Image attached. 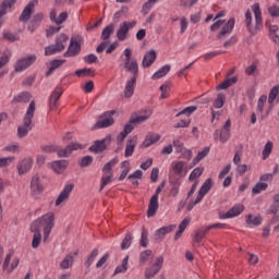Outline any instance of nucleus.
Listing matches in <instances>:
<instances>
[{"label": "nucleus", "mask_w": 279, "mask_h": 279, "mask_svg": "<svg viewBox=\"0 0 279 279\" xmlns=\"http://www.w3.org/2000/svg\"><path fill=\"white\" fill-rule=\"evenodd\" d=\"M54 226L56 214L53 211L44 214L41 217L37 218L31 223V228H34L39 232H44V243H47L49 234H51V230H53Z\"/></svg>", "instance_id": "1"}, {"label": "nucleus", "mask_w": 279, "mask_h": 279, "mask_svg": "<svg viewBox=\"0 0 279 279\" xmlns=\"http://www.w3.org/2000/svg\"><path fill=\"white\" fill-rule=\"evenodd\" d=\"M252 11L247 10L245 12V25L246 29H248L250 34H258L260 29H263V11H260V4L258 2L254 3L252 7ZM255 17V25L253 24V16Z\"/></svg>", "instance_id": "2"}, {"label": "nucleus", "mask_w": 279, "mask_h": 279, "mask_svg": "<svg viewBox=\"0 0 279 279\" xmlns=\"http://www.w3.org/2000/svg\"><path fill=\"white\" fill-rule=\"evenodd\" d=\"M235 23H236V20H234V17H231L228 21L217 20L210 26V32H217L220 29L218 32L216 38H218V40H223V38H228V36H230V34H232Z\"/></svg>", "instance_id": "3"}, {"label": "nucleus", "mask_w": 279, "mask_h": 279, "mask_svg": "<svg viewBox=\"0 0 279 279\" xmlns=\"http://www.w3.org/2000/svg\"><path fill=\"white\" fill-rule=\"evenodd\" d=\"M35 112H36V102L32 100L24 116L23 125L17 128L19 138H25V136L29 134L32 128H34V123L32 122V120L34 119Z\"/></svg>", "instance_id": "4"}, {"label": "nucleus", "mask_w": 279, "mask_h": 279, "mask_svg": "<svg viewBox=\"0 0 279 279\" xmlns=\"http://www.w3.org/2000/svg\"><path fill=\"white\" fill-rule=\"evenodd\" d=\"M124 56V69L128 73H132L138 80V61L132 58V48H125L122 52Z\"/></svg>", "instance_id": "5"}, {"label": "nucleus", "mask_w": 279, "mask_h": 279, "mask_svg": "<svg viewBox=\"0 0 279 279\" xmlns=\"http://www.w3.org/2000/svg\"><path fill=\"white\" fill-rule=\"evenodd\" d=\"M68 40H69V36H66V34L59 35L57 37L56 45L47 46L45 48V56H53V53L64 51Z\"/></svg>", "instance_id": "6"}, {"label": "nucleus", "mask_w": 279, "mask_h": 279, "mask_svg": "<svg viewBox=\"0 0 279 279\" xmlns=\"http://www.w3.org/2000/svg\"><path fill=\"white\" fill-rule=\"evenodd\" d=\"M117 111L110 110L106 111L99 117V121H97L94 125L96 130H104L106 128H110L111 125H114V114Z\"/></svg>", "instance_id": "7"}, {"label": "nucleus", "mask_w": 279, "mask_h": 279, "mask_svg": "<svg viewBox=\"0 0 279 279\" xmlns=\"http://www.w3.org/2000/svg\"><path fill=\"white\" fill-rule=\"evenodd\" d=\"M37 57L36 54H28L26 57H22L16 60L14 63V71L15 73H23L26 69H29L34 62H36Z\"/></svg>", "instance_id": "8"}, {"label": "nucleus", "mask_w": 279, "mask_h": 279, "mask_svg": "<svg viewBox=\"0 0 279 279\" xmlns=\"http://www.w3.org/2000/svg\"><path fill=\"white\" fill-rule=\"evenodd\" d=\"M134 27H136V21L122 22L116 33L118 40H120V43L128 40V38H130V29H134Z\"/></svg>", "instance_id": "9"}, {"label": "nucleus", "mask_w": 279, "mask_h": 279, "mask_svg": "<svg viewBox=\"0 0 279 279\" xmlns=\"http://www.w3.org/2000/svg\"><path fill=\"white\" fill-rule=\"evenodd\" d=\"M162 265H165V257L162 255H159L155 258L154 264L150 267H147L145 269L144 276L146 279H151L157 274H160V269H162Z\"/></svg>", "instance_id": "10"}, {"label": "nucleus", "mask_w": 279, "mask_h": 279, "mask_svg": "<svg viewBox=\"0 0 279 279\" xmlns=\"http://www.w3.org/2000/svg\"><path fill=\"white\" fill-rule=\"evenodd\" d=\"M267 105V95H262L257 100L256 112L260 114V119L265 120L271 114V110H274V106L269 105L268 108H265Z\"/></svg>", "instance_id": "11"}, {"label": "nucleus", "mask_w": 279, "mask_h": 279, "mask_svg": "<svg viewBox=\"0 0 279 279\" xmlns=\"http://www.w3.org/2000/svg\"><path fill=\"white\" fill-rule=\"evenodd\" d=\"M73 189H75L73 183H66L57 197L54 206H62V204H66V202H69V197H71V193H73Z\"/></svg>", "instance_id": "12"}, {"label": "nucleus", "mask_w": 279, "mask_h": 279, "mask_svg": "<svg viewBox=\"0 0 279 279\" xmlns=\"http://www.w3.org/2000/svg\"><path fill=\"white\" fill-rule=\"evenodd\" d=\"M32 167H34V158L25 157L20 160L16 165L19 175H27L32 171Z\"/></svg>", "instance_id": "13"}, {"label": "nucleus", "mask_w": 279, "mask_h": 279, "mask_svg": "<svg viewBox=\"0 0 279 279\" xmlns=\"http://www.w3.org/2000/svg\"><path fill=\"white\" fill-rule=\"evenodd\" d=\"M62 93H64V89L62 88V86H57L50 97H49V108L50 110H58V106H60V104L58 101H60V98L62 97Z\"/></svg>", "instance_id": "14"}, {"label": "nucleus", "mask_w": 279, "mask_h": 279, "mask_svg": "<svg viewBox=\"0 0 279 279\" xmlns=\"http://www.w3.org/2000/svg\"><path fill=\"white\" fill-rule=\"evenodd\" d=\"M170 169L174 175H184L189 173V165L182 160H174L170 165Z\"/></svg>", "instance_id": "15"}, {"label": "nucleus", "mask_w": 279, "mask_h": 279, "mask_svg": "<svg viewBox=\"0 0 279 279\" xmlns=\"http://www.w3.org/2000/svg\"><path fill=\"white\" fill-rule=\"evenodd\" d=\"M110 141H112V135H107L105 138L96 141L94 145L89 147V151H94L95 154L105 151L106 147L110 145Z\"/></svg>", "instance_id": "16"}, {"label": "nucleus", "mask_w": 279, "mask_h": 279, "mask_svg": "<svg viewBox=\"0 0 279 279\" xmlns=\"http://www.w3.org/2000/svg\"><path fill=\"white\" fill-rule=\"evenodd\" d=\"M78 149H84V145L77 142H72L65 148L58 150V156L59 158H68V156H71L73 151H77Z\"/></svg>", "instance_id": "17"}, {"label": "nucleus", "mask_w": 279, "mask_h": 279, "mask_svg": "<svg viewBox=\"0 0 279 279\" xmlns=\"http://www.w3.org/2000/svg\"><path fill=\"white\" fill-rule=\"evenodd\" d=\"M12 253H9L5 256L4 263H3V270L7 271V274H12V271H14V269H16V267H19V264L21 263V259H19V257H15L12 260ZM11 263V264H10Z\"/></svg>", "instance_id": "18"}, {"label": "nucleus", "mask_w": 279, "mask_h": 279, "mask_svg": "<svg viewBox=\"0 0 279 279\" xmlns=\"http://www.w3.org/2000/svg\"><path fill=\"white\" fill-rule=\"evenodd\" d=\"M31 193L32 195H40L43 191H45V187L43 186V183L40 182V174H34L31 179Z\"/></svg>", "instance_id": "19"}, {"label": "nucleus", "mask_w": 279, "mask_h": 279, "mask_svg": "<svg viewBox=\"0 0 279 279\" xmlns=\"http://www.w3.org/2000/svg\"><path fill=\"white\" fill-rule=\"evenodd\" d=\"M81 49H82V44L80 43V40H77L75 38H71L69 48H68L66 52H64V58H73V57L77 56V53H80Z\"/></svg>", "instance_id": "20"}, {"label": "nucleus", "mask_w": 279, "mask_h": 279, "mask_svg": "<svg viewBox=\"0 0 279 279\" xmlns=\"http://www.w3.org/2000/svg\"><path fill=\"white\" fill-rule=\"evenodd\" d=\"M243 210H245V206H243L242 204H236L226 214H220L219 219H232L234 217H239V215H241Z\"/></svg>", "instance_id": "21"}, {"label": "nucleus", "mask_w": 279, "mask_h": 279, "mask_svg": "<svg viewBox=\"0 0 279 279\" xmlns=\"http://www.w3.org/2000/svg\"><path fill=\"white\" fill-rule=\"evenodd\" d=\"M38 0H33L25 7L20 15V21L22 23H27V21H29L32 13L34 12V8H36Z\"/></svg>", "instance_id": "22"}, {"label": "nucleus", "mask_w": 279, "mask_h": 279, "mask_svg": "<svg viewBox=\"0 0 279 279\" xmlns=\"http://www.w3.org/2000/svg\"><path fill=\"white\" fill-rule=\"evenodd\" d=\"M154 114V111L151 109H145L143 110V114L141 116H132L131 117V123L138 124V123H145L149 117Z\"/></svg>", "instance_id": "23"}, {"label": "nucleus", "mask_w": 279, "mask_h": 279, "mask_svg": "<svg viewBox=\"0 0 279 279\" xmlns=\"http://www.w3.org/2000/svg\"><path fill=\"white\" fill-rule=\"evenodd\" d=\"M160 141V134L158 133H148L141 144V147L147 148L151 147V145H155V143H158Z\"/></svg>", "instance_id": "24"}, {"label": "nucleus", "mask_w": 279, "mask_h": 279, "mask_svg": "<svg viewBox=\"0 0 279 279\" xmlns=\"http://www.w3.org/2000/svg\"><path fill=\"white\" fill-rule=\"evenodd\" d=\"M174 228H175V225H170V226L159 228L155 232V241H162V239H165V236H167L169 232H173Z\"/></svg>", "instance_id": "25"}, {"label": "nucleus", "mask_w": 279, "mask_h": 279, "mask_svg": "<svg viewBox=\"0 0 279 279\" xmlns=\"http://www.w3.org/2000/svg\"><path fill=\"white\" fill-rule=\"evenodd\" d=\"M51 169L54 173H64L66 167H69L68 160H56L50 163Z\"/></svg>", "instance_id": "26"}, {"label": "nucleus", "mask_w": 279, "mask_h": 279, "mask_svg": "<svg viewBox=\"0 0 279 279\" xmlns=\"http://www.w3.org/2000/svg\"><path fill=\"white\" fill-rule=\"evenodd\" d=\"M213 189V179H207L201 186L197 198L198 199H204L206 195H208V192Z\"/></svg>", "instance_id": "27"}, {"label": "nucleus", "mask_w": 279, "mask_h": 279, "mask_svg": "<svg viewBox=\"0 0 279 279\" xmlns=\"http://www.w3.org/2000/svg\"><path fill=\"white\" fill-rule=\"evenodd\" d=\"M136 143H138V137L133 136L126 142L124 156L125 158H130L134 154V149H136Z\"/></svg>", "instance_id": "28"}, {"label": "nucleus", "mask_w": 279, "mask_h": 279, "mask_svg": "<svg viewBox=\"0 0 279 279\" xmlns=\"http://www.w3.org/2000/svg\"><path fill=\"white\" fill-rule=\"evenodd\" d=\"M31 232L33 233L32 247L33 250H38L40 243H43V233L38 229H34V227H31Z\"/></svg>", "instance_id": "29"}, {"label": "nucleus", "mask_w": 279, "mask_h": 279, "mask_svg": "<svg viewBox=\"0 0 279 279\" xmlns=\"http://www.w3.org/2000/svg\"><path fill=\"white\" fill-rule=\"evenodd\" d=\"M136 77H131L126 81L125 87H124V97L130 98L132 95H134V90L136 88Z\"/></svg>", "instance_id": "30"}, {"label": "nucleus", "mask_w": 279, "mask_h": 279, "mask_svg": "<svg viewBox=\"0 0 279 279\" xmlns=\"http://www.w3.org/2000/svg\"><path fill=\"white\" fill-rule=\"evenodd\" d=\"M159 206L160 204L158 203L157 196H151L148 204L147 217H156Z\"/></svg>", "instance_id": "31"}, {"label": "nucleus", "mask_w": 279, "mask_h": 279, "mask_svg": "<svg viewBox=\"0 0 279 279\" xmlns=\"http://www.w3.org/2000/svg\"><path fill=\"white\" fill-rule=\"evenodd\" d=\"M154 62H156V52L154 50H149L145 53L143 58L142 66H144V69H147V66H151Z\"/></svg>", "instance_id": "32"}, {"label": "nucleus", "mask_w": 279, "mask_h": 279, "mask_svg": "<svg viewBox=\"0 0 279 279\" xmlns=\"http://www.w3.org/2000/svg\"><path fill=\"white\" fill-rule=\"evenodd\" d=\"M214 138L217 141L219 138L220 143H228L230 141V131H219L214 132Z\"/></svg>", "instance_id": "33"}, {"label": "nucleus", "mask_w": 279, "mask_h": 279, "mask_svg": "<svg viewBox=\"0 0 279 279\" xmlns=\"http://www.w3.org/2000/svg\"><path fill=\"white\" fill-rule=\"evenodd\" d=\"M14 3H16V0H4L0 5V17L5 16V14L12 10Z\"/></svg>", "instance_id": "34"}, {"label": "nucleus", "mask_w": 279, "mask_h": 279, "mask_svg": "<svg viewBox=\"0 0 279 279\" xmlns=\"http://www.w3.org/2000/svg\"><path fill=\"white\" fill-rule=\"evenodd\" d=\"M246 223L248 225V228H252L253 226H260L263 223V217L248 214L246 216Z\"/></svg>", "instance_id": "35"}, {"label": "nucleus", "mask_w": 279, "mask_h": 279, "mask_svg": "<svg viewBox=\"0 0 279 279\" xmlns=\"http://www.w3.org/2000/svg\"><path fill=\"white\" fill-rule=\"evenodd\" d=\"M64 62H66V60L64 59H56L49 62L50 66L49 70L46 72V75L49 76L51 75V73H53V71H56V69H60V66H62V64H64Z\"/></svg>", "instance_id": "36"}, {"label": "nucleus", "mask_w": 279, "mask_h": 279, "mask_svg": "<svg viewBox=\"0 0 279 279\" xmlns=\"http://www.w3.org/2000/svg\"><path fill=\"white\" fill-rule=\"evenodd\" d=\"M114 34V24H109L102 29L101 40L107 41L110 40V37Z\"/></svg>", "instance_id": "37"}, {"label": "nucleus", "mask_w": 279, "mask_h": 279, "mask_svg": "<svg viewBox=\"0 0 279 279\" xmlns=\"http://www.w3.org/2000/svg\"><path fill=\"white\" fill-rule=\"evenodd\" d=\"M169 71H171V65L166 64L163 66H161L157 72H155L151 76L153 80H160V77H165V75H167V73H169Z\"/></svg>", "instance_id": "38"}, {"label": "nucleus", "mask_w": 279, "mask_h": 279, "mask_svg": "<svg viewBox=\"0 0 279 279\" xmlns=\"http://www.w3.org/2000/svg\"><path fill=\"white\" fill-rule=\"evenodd\" d=\"M274 151V142L268 141L265 146L264 149L262 151V158L263 160H267V158H269V156H271V153Z\"/></svg>", "instance_id": "39"}, {"label": "nucleus", "mask_w": 279, "mask_h": 279, "mask_svg": "<svg viewBox=\"0 0 279 279\" xmlns=\"http://www.w3.org/2000/svg\"><path fill=\"white\" fill-rule=\"evenodd\" d=\"M2 151H8L9 154H21V144H19V142L11 143L4 146Z\"/></svg>", "instance_id": "40"}, {"label": "nucleus", "mask_w": 279, "mask_h": 279, "mask_svg": "<svg viewBox=\"0 0 279 279\" xmlns=\"http://www.w3.org/2000/svg\"><path fill=\"white\" fill-rule=\"evenodd\" d=\"M204 236H206V231H204V229H198L194 231V234L192 235V241L193 243H196V245H201Z\"/></svg>", "instance_id": "41"}, {"label": "nucleus", "mask_w": 279, "mask_h": 279, "mask_svg": "<svg viewBox=\"0 0 279 279\" xmlns=\"http://www.w3.org/2000/svg\"><path fill=\"white\" fill-rule=\"evenodd\" d=\"M268 184L266 182L259 181L255 184V186L252 189V195H260L263 191H267Z\"/></svg>", "instance_id": "42"}, {"label": "nucleus", "mask_w": 279, "mask_h": 279, "mask_svg": "<svg viewBox=\"0 0 279 279\" xmlns=\"http://www.w3.org/2000/svg\"><path fill=\"white\" fill-rule=\"evenodd\" d=\"M209 153L210 147H205L202 151H199L192 161L193 167H195V165H199V161L204 160V158H206V156H208Z\"/></svg>", "instance_id": "43"}, {"label": "nucleus", "mask_w": 279, "mask_h": 279, "mask_svg": "<svg viewBox=\"0 0 279 279\" xmlns=\"http://www.w3.org/2000/svg\"><path fill=\"white\" fill-rule=\"evenodd\" d=\"M173 146L177 147V151H179V154H183L187 159H191L193 154L191 149L183 147L179 141H174Z\"/></svg>", "instance_id": "44"}, {"label": "nucleus", "mask_w": 279, "mask_h": 279, "mask_svg": "<svg viewBox=\"0 0 279 279\" xmlns=\"http://www.w3.org/2000/svg\"><path fill=\"white\" fill-rule=\"evenodd\" d=\"M278 95H279V85H275L268 94L269 106H274L276 99L278 98Z\"/></svg>", "instance_id": "45"}, {"label": "nucleus", "mask_w": 279, "mask_h": 279, "mask_svg": "<svg viewBox=\"0 0 279 279\" xmlns=\"http://www.w3.org/2000/svg\"><path fill=\"white\" fill-rule=\"evenodd\" d=\"M236 76L225 80L220 85H218L217 90H226L227 88H230L232 84H236Z\"/></svg>", "instance_id": "46"}, {"label": "nucleus", "mask_w": 279, "mask_h": 279, "mask_svg": "<svg viewBox=\"0 0 279 279\" xmlns=\"http://www.w3.org/2000/svg\"><path fill=\"white\" fill-rule=\"evenodd\" d=\"M73 260L74 258L72 254L66 255L60 263L61 269H71L73 267Z\"/></svg>", "instance_id": "47"}, {"label": "nucleus", "mask_w": 279, "mask_h": 279, "mask_svg": "<svg viewBox=\"0 0 279 279\" xmlns=\"http://www.w3.org/2000/svg\"><path fill=\"white\" fill-rule=\"evenodd\" d=\"M29 99H32V95L27 92H23L14 97V101L17 104H27L29 102Z\"/></svg>", "instance_id": "48"}, {"label": "nucleus", "mask_w": 279, "mask_h": 279, "mask_svg": "<svg viewBox=\"0 0 279 279\" xmlns=\"http://www.w3.org/2000/svg\"><path fill=\"white\" fill-rule=\"evenodd\" d=\"M75 75L77 77H95V71H93L92 69H81V70H76Z\"/></svg>", "instance_id": "49"}, {"label": "nucleus", "mask_w": 279, "mask_h": 279, "mask_svg": "<svg viewBox=\"0 0 279 279\" xmlns=\"http://www.w3.org/2000/svg\"><path fill=\"white\" fill-rule=\"evenodd\" d=\"M120 167L122 169V172L119 177V180L121 182L124 178H128V173H130V161H122Z\"/></svg>", "instance_id": "50"}, {"label": "nucleus", "mask_w": 279, "mask_h": 279, "mask_svg": "<svg viewBox=\"0 0 279 279\" xmlns=\"http://www.w3.org/2000/svg\"><path fill=\"white\" fill-rule=\"evenodd\" d=\"M225 104H226V94L219 93L217 95L216 101H214V108L216 109L223 108Z\"/></svg>", "instance_id": "51"}, {"label": "nucleus", "mask_w": 279, "mask_h": 279, "mask_svg": "<svg viewBox=\"0 0 279 279\" xmlns=\"http://www.w3.org/2000/svg\"><path fill=\"white\" fill-rule=\"evenodd\" d=\"M117 162H119L117 159H111L109 162H107L102 168V173L112 174V169L117 166Z\"/></svg>", "instance_id": "52"}, {"label": "nucleus", "mask_w": 279, "mask_h": 279, "mask_svg": "<svg viewBox=\"0 0 279 279\" xmlns=\"http://www.w3.org/2000/svg\"><path fill=\"white\" fill-rule=\"evenodd\" d=\"M202 173H204V168L197 167L195 168L189 175V181L194 182V180H197V178L202 177Z\"/></svg>", "instance_id": "53"}, {"label": "nucleus", "mask_w": 279, "mask_h": 279, "mask_svg": "<svg viewBox=\"0 0 279 279\" xmlns=\"http://www.w3.org/2000/svg\"><path fill=\"white\" fill-rule=\"evenodd\" d=\"M16 160V157L10 156V157H1L0 158V169H3L4 167H10L12 162Z\"/></svg>", "instance_id": "54"}, {"label": "nucleus", "mask_w": 279, "mask_h": 279, "mask_svg": "<svg viewBox=\"0 0 279 279\" xmlns=\"http://www.w3.org/2000/svg\"><path fill=\"white\" fill-rule=\"evenodd\" d=\"M149 232L147 231V229L143 228L142 229V235H141V242L140 245L142 247H147L148 243H149Z\"/></svg>", "instance_id": "55"}, {"label": "nucleus", "mask_w": 279, "mask_h": 279, "mask_svg": "<svg viewBox=\"0 0 279 279\" xmlns=\"http://www.w3.org/2000/svg\"><path fill=\"white\" fill-rule=\"evenodd\" d=\"M181 184H182V182L180 180L171 182L170 194L172 195V197H178V193H180Z\"/></svg>", "instance_id": "56"}, {"label": "nucleus", "mask_w": 279, "mask_h": 279, "mask_svg": "<svg viewBox=\"0 0 279 279\" xmlns=\"http://www.w3.org/2000/svg\"><path fill=\"white\" fill-rule=\"evenodd\" d=\"M99 256V251L97 248L93 250L87 260L85 262V267L88 269L93 263H95V258Z\"/></svg>", "instance_id": "57"}, {"label": "nucleus", "mask_w": 279, "mask_h": 279, "mask_svg": "<svg viewBox=\"0 0 279 279\" xmlns=\"http://www.w3.org/2000/svg\"><path fill=\"white\" fill-rule=\"evenodd\" d=\"M158 3V0H148L146 3L142 7L143 14H149V11Z\"/></svg>", "instance_id": "58"}, {"label": "nucleus", "mask_w": 279, "mask_h": 279, "mask_svg": "<svg viewBox=\"0 0 279 279\" xmlns=\"http://www.w3.org/2000/svg\"><path fill=\"white\" fill-rule=\"evenodd\" d=\"M245 73L247 75H253V76L258 75V63L257 62H253L251 65H248L245 69Z\"/></svg>", "instance_id": "59"}, {"label": "nucleus", "mask_w": 279, "mask_h": 279, "mask_svg": "<svg viewBox=\"0 0 279 279\" xmlns=\"http://www.w3.org/2000/svg\"><path fill=\"white\" fill-rule=\"evenodd\" d=\"M130 257H124L122 260V265L118 266L114 270V274H125L128 271V260Z\"/></svg>", "instance_id": "60"}, {"label": "nucleus", "mask_w": 279, "mask_h": 279, "mask_svg": "<svg viewBox=\"0 0 279 279\" xmlns=\"http://www.w3.org/2000/svg\"><path fill=\"white\" fill-rule=\"evenodd\" d=\"M132 234L128 233L121 243V250H129L130 245H132Z\"/></svg>", "instance_id": "61"}, {"label": "nucleus", "mask_w": 279, "mask_h": 279, "mask_svg": "<svg viewBox=\"0 0 279 279\" xmlns=\"http://www.w3.org/2000/svg\"><path fill=\"white\" fill-rule=\"evenodd\" d=\"M151 256V250H146L140 254V263L141 265H145L147 260H149Z\"/></svg>", "instance_id": "62"}, {"label": "nucleus", "mask_w": 279, "mask_h": 279, "mask_svg": "<svg viewBox=\"0 0 279 279\" xmlns=\"http://www.w3.org/2000/svg\"><path fill=\"white\" fill-rule=\"evenodd\" d=\"M110 182H112V174H105L101 178V183H100V191H104V189H106V186H108V184H110Z\"/></svg>", "instance_id": "63"}, {"label": "nucleus", "mask_w": 279, "mask_h": 279, "mask_svg": "<svg viewBox=\"0 0 279 279\" xmlns=\"http://www.w3.org/2000/svg\"><path fill=\"white\" fill-rule=\"evenodd\" d=\"M268 14L272 17V19H278L279 17V7L274 4L270 5L268 8Z\"/></svg>", "instance_id": "64"}]
</instances>
